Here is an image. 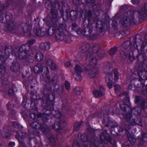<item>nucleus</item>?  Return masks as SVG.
Returning a JSON list of instances; mask_svg holds the SVG:
<instances>
[{
    "instance_id": "obj_1",
    "label": "nucleus",
    "mask_w": 147,
    "mask_h": 147,
    "mask_svg": "<svg viewBox=\"0 0 147 147\" xmlns=\"http://www.w3.org/2000/svg\"><path fill=\"white\" fill-rule=\"evenodd\" d=\"M86 58L90 60V69L88 70V76L90 78H93L96 76L98 73V69L94 66L97 63L96 59L95 58H92V54L88 53L86 56Z\"/></svg>"
},
{
    "instance_id": "obj_2",
    "label": "nucleus",
    "mask_w": 147,
    "mask_h": 147,
    "mask_svg": "<svg viewBox=\"0 0 147 147\" xmlns=\"http://www.w3.org/2000/svg\"><path fill=\"white\" fill-rule=\"evenodd\" d=\"M35 42L34 40H29L27 41V44L26 45H23L21 47H16V49L18 50L19 58L20 59L25 58L26 55V51L30 49L29 46L34 44Z\"/></svg>"
},
{
    "instance_id": "obj_3",
    "label": "nucleus",
    "mask_w": 147,
    "mask_h": 147,
    "mask_svg": "<svg viewBox=\"0 0 147 147\" xmlns=\"http://www.w3.org/2000/svg\"><path fill=\"white\" fill-rule=\"evenodd\" d=\"M125 16L123 18L121 23L124 27L127 26L129 24L130 21L133 20L134 14L130 11L125 13Z\"/></svg>"
},
{
    "instance_id": "obj_4",
    "label": "nucleus",
    "mask_w": 147,
    "mask_h": 147,
    "mask_svg": "<svg viewBox=\"0 0 147 147\" xmlns=\"http://www.w3.org/2000/svg\"><path fill=\"white\" fill-rule=\"evenodd\" d=\"M65 24H59L56 27L54 25L52 27V30L54 34H57L61 35L62 33L65 30ZM52 28V27H51Z\"/></svg>"
},
{
    "instance_id": "obj_5",
    "label": "nucleus",
    "mask_w": 147,
    "mask_h": 147,
    "mask_svg": "<svg viewBox=\"0 0 147 147\" xmlns=\"http://www.w3.org/2000/svg\"><path fill=\"white\" fill-rule=\"evenodd\" d=\"M74 69L75 72L73 74L75 78L77 80H81L82 77L80 74L82 71V68L80 65L78 64L76 65Z\"/></svg>"
},
{
    "instance_id": "obj_6",
    "label": "nucleus",
    "mask_w": 147,
    "mask_h": 147,
    "mask_svg": "<svg viewBox=\"0 0 147 147\" xmlns=\"http://www.w3.org/2000/svg\"><path fill=\"white\" fill-rule=\"evenodd\" d=\"M138 13L139 16H147V3L142 5L141 8L138 12H134V14Z\"/></svg>"
},
{
    "instance_id": "obj_7",
    "label": "nucleus",
    "mask_w": 147,
    "mask_h": 147,
    "mask_svg": "<svg viewBox=\"0 0 147 147\" xmlns=\"http://www.w3.org/2000/svg\"><path fill=\"white\" fill-rule=\"evenodd\" d=\"M40 67L41 65L40 64L35 66L34 68V72L35 73H38L40 72H42L46 75L48 74L49 72V70L47 67H44L41 69L40 68Z\"/></svg>"
},
{
    "instance_id": "obj_8",
    "label": "nucleus",
    "mask_w": 147,
    "mask_h": 147,
    "mask_svg": "<svg viewBox=\"0 0 147 147\" xmlns=\"http://www.w3.org/2000/svg\"><path fill=\"white\" fill-rule=\"evenodd\" d=\"M113 76L111 74H106L105 78V82L107 84L109 88H112Z\"/></svg>"
},
{
    "instance_id": "obj_9",
    "label": "nucleus",
    "mask_w": 147,
    "mask_h": 147,
    "mask_svg": "<svg viewBox=\"0 0 147 147\" xmlns=\"http://www.w3.org/2000/svg\"><path fill=\"white\" fill-rule=\"evenodd\" d=\"M6 58V57L3 55H2L0 56V72L3 71H5V69L4 68V66L2 65L5 63Z\"/></svg>"
},
{
    "instance_id": "obj_10",
    "label": "nucleus",
    "mask_w": 147,
    "mask_h": 147,
    "mask_svg": "<svg viewBox=\"0 0 147 147\" xmlns=\"http://www.w3.org/2000/svg\"><path fill=\"white\" fill-rule=\"evenodd\" d=\"M126 118L128 123L131 125H135L136 123L134 119L131 118V114L126 115Z\"/></svg>"
},
{
    "instance_id": "obj_11",
    "label": "nucleus",
    "mask_w": 147,
    "mask_h": 147,
    "mask_svg": "<svg viewBox=\"0 0 147 147\" xmlns=\"http://www.w3.org/2000/svg\"><path fill=\"white\" fill-rule=\"evenodd\" d=\"M35 57L37 61H40L43 59V56L42 53L41 52H39L36 55Z\"/></svg>"
},
{
    "instance_id": "obj_12",
    "label": "nucleus",
    "mask_w": 147,
    "mask_h": 147,
    "mask_svg": "<svg viewBox=\"0 0 147 147\" xmlns=\"http://www.w3.org/2000/svg\"><path fill=\"white\" fill-rule=\"evenodd\" d=\"M72 29L74 31H76L78 34H80L82 33L81 30L76 24H73L72 25Z\"/></svg>"
},
{
    "instance_id": "obj_13",
    "label": "nucleus",
    "mask_w": 147,
    "mask_h": 147,
    "mask_svg": "<svg viewBox=\"0 0 147 147\" xmlns=\"http://www.w3.org/2000/svg\"><path fill=\"white\" fill-rule=\"evenodd\" d=\"M47 64L49 65L50 67L52 69H55L56 68V66L55 64L53 62V61L51 59H50L47 63Z\"/></svg>"
},
{
    "instance_id": "obj_14",
    "label": "nucleus",
    "mask_w": 147,
    "mask_h": 147,
    "mask_svg": "<svg viewBox=\"0 0 147 147\" xmlns=\"http://www.w3.org/2000/svg\"><path fill=\"white\" fill-rule=\"evenodd\" d=\"M40 47L45 50H48L50 48L49 45L47 43H42L40 45Z\"/></svg>"
},
{
    "instance_id": "obj_15",
    "label": "nucleus",
    "mask_w": 147,
    "mask_h": 147,
    "mask_svg": "<svg viewBox=\"0 0 147 147\" xmlns=\"http://www.w3.org/2000/svg\"><path fill=\"white\" fill-rule=\"evenodd\" d=\"M13 65V71L15 72H16L18 71L20 68V65L19 63L18 62H16L15 64Z\"/></svg>"
},
{
    "instance_id": "obj_16",
    "label": "nucleus",
    "mask_w": 147,
    "mask_h": 147,
    "mask_svg": "<svg viewBox=\"0 0 147 147\" xmlns=\"http://www.w3.org/2000/svg\"><path fill=\"white\" fill-rule=\"evenodd\" d=\"M61 125L58 122L55 123L53 126V127L55 130H59L60 129V126Z\"/></svg>"
},
{
    "instance_id": "obj_17",
    "label": "nucleus",
    "mask_w": 147,
    "mask_h": 147,
    "mask_svg": "<svg viewBox=\"0 0 147 147\" xmlns=\"http://www.w3.org/2000/svg\"><path fill=\"white\" fill-rule=\"evenodd\" d=\"M81 89L79 87H76L74 89V92L76 95H79L81 93Z\"/></svg>"
},
{
    "instance_id": "obj_18",
    "label": "nucleus",
    "mask_w": 147,
    "mask_h": 147,
    "mask_svg": "<svg viewBox=\"0 0 147 147\" xmlns=\"http://www.w3.org/2000/svg\"><path fill=\"white\" fill-rule=\"evenodd\" d=\"M94 95L97 97H100L103 94L102 93L97 90H95L94 92Z\"/></svg>"
},
{
    "instance_id": "obj_19",
    "label": "nucleus",
    "mask_w": 147,
    "mask_h": 147,
    "mask_svg": "<svg viewBox=\"0 0 147 147\" xmlns=\"http://www.w3.org/2000/svg\"><path fill=\"white\" fill-rule=\"evenodd\" d=\"M82 123L79 122L76 123L74 124V130L76 131L78 130L79 128Z\"/></svg>"
},
{
    "instance_id": "obj_20",
    "label": "nucleus",
    "mask_w": 147,
    "mask_h": 147,
    "mask_svg": "<svg viewBox=\"0 0 147 147\" xmlns=\"http://www.w3.org/2000/svg\"><path fill=\"white\" fill-rule=\"evenodd\" d=\"M35 31V34L38 36H42L44 35V34L42 32L41 30L40 29L36 30Z\"/></svg>"
},
{
    "instance_id": "obj_21",
    "label": "nucleus",
    "mask_w": 147,
    "mask_h": 147,
    "mask_svg": "<svg viewBox=\"0 0 147 147\" xmlns=\"http://www.w3.org/2000/svg\"><path fill=\"white\" fill-rule=\"evenodd\" d=\"M117 51L116 47H115L111 49L109 51V54L113 55L115 54Z\"/></svg>"
},
{
    "instance_id": "obj_22",
    "label": "nucleus",
    "mask_w": 147,
    "mask_h": 147,
    "mask_svg": "<svg viewBox=\"0 0 147 147\" xmlns=\"http://www.w3.org/2000/svg\"><path fill=\"white\" fill-rule=\"evenodd\" d=\"M138 59L139 61L141 62L142 61L143 63H144V57L143 55L140 54L138 55Z\"/></svg>"
},
{
    "instance_id": "obj_23",
    "label": "nucleus",
    "mask_w": 147,
    "mask_h": 147,
    "mask_svg": "<svg viewBox=\"0 0 147 147\" xmlns=\"http://www.w3.org/2000/svg\"><path fill=\"white\" fill-rule=\"evenodd\" d=\"M55 112L56 113L54 115L57 118H59L61 117V113L59 111H54L52 112V114H54Z\"/></svg>"
},
{
    "instance_id": "obj_24",
    "label": "nucleus",
    "mask_w": 147,
    "mask_h": 147,
    "mask_svg": "<svg viewBox=\"0 0 147 147\" xmlns=\"http://www.w3.org/2000/svg\"><path fill=\"white\" fill-rule=\"evenodd\" d=\"M128 140L129 141L130 143L132 144H134L136 141L135 138L132 136L128 137Z\"/></svg>"
},
{
    "instance_id": "obj_25",
    "label": "nucleus",
    "mask_w": 147,
    "mask_h": 147,
    "mask_svg": "<svg viewBox=\"0 0 147 147\" xmlns=\"http://www.w3.org/2000/svg\"><path fill=\"white\" fill-rule=\"evenodd\" d=\"M114 80H117L119 78V74L118 71L117 70L114 72Z\"/></svg>"
},
{
    "instance_id": "obj_26",
    "label": "nucleus",
    "mask_w": 147,
    "mask_h": 147,
    "mask_svg": "<svg viewBox=\"0 0 147 147\" xmlns=\"http://www.w3.org/2000/svg\"><path fill=\"white\" fill-rule=\"evenodd\" d=\"M126 51V50L125 49L124 50V51H121L120 52V55L123 58L126 57L127 56V54L125 53V52Z\"/></svg>"
},
{
    "instance_id": "obj_27",
    "label": "nucleus",
    "mask_w": 147,
    "mask_h": 147,
    "mask_svg": "<svg viewBox=\"0 0 147 147\" xmlns=\"http://www.w3.org/2000/svg\"><path fill=\"white\" fill-rule=\"evenodd\" d=\"M128 57L129 59L131 61H132L134 59V57L132 52L129 53V55H128Z\"/></svg>"
},
{
    "instance_id": "obj_28",
    "label": "nucleus",
    "mask_w": 147,
    "mask_h": 147,
    "mask_svg": "<svg viewBox=\"0 0 147 147\" xmlns=\"http://www.w3.org/2000/svg\"><path fill=\"white\" fill-rule=\"evenodd\" d=\"M65 87L67 90H69L70 88V85L67 81H65Z\"/></svg>"
},
{
    "instance_id": "obj_29",
    "label": "nucleus",
    "mask_w": 147,
    "mask_h": 147,
    "mask_svg": "<svg viewBox=\"0 0 147 147\" xmlns=\"http://www.w3.org/2000/svg\"><path fill=\"white\" fill-rule=\"evenodd\" d=\"M114 87L115 92L117 93V91L120 89V86L119 85L116 84L114 86Z\"/></svg>"
},
{
    "instance_id": "obj_30",
    "label": "nucleus",
    "mask_w": 147,
    "mask_h": 147,
    "mask_svg": "<svg viewBox=\"0 0 147 147\" xmlns=\"http://www.w3.org/2000/svg\"><path fill=\"white\" fill-rule=\"evenodd\" d=\"M45 6L46 7L49 9V7L51 6V3L49 1H47L45 3Z\"/></svg>"
},
{
    "instance_id": "obj_31",
    "label": "nucleus",
    "mask_w": 147,
    "mask_h": 147,
    "mask_svg": "<svg viewBox=\"0 0 147 147\" xmlns=\"http://www.w3.org/2000/svg\"><path fill=\"white\" fill-rule=\"evenodd\" d=\"M37 123L36 122H34L31 124L32 127L34 128H37Z\"/></svg>"
},
{
    "instance_id": "obj_32",
    "label": "nucleus",
    "mask_w": 147,
    "mask_h": 147,
    "mask_svg": "<svg viewBox=\"0 0 147 147\" xmlns=\"http://www.w3.org/2000/svg\"><path fill=\"white\" fill-rule=\"evenodd\" d=\"M140 2V0H131L132 3L134 4H137Z\"/></svg>"
},
{
    "instance_id": "obj_33",
    "label": "nucleus",
    "mask_w": 147,
    "mask_h": 147,
    "mask_svg": "<svg viewBox=\"0 0 147 147\" xmlns=\"http://www.w3.org/2000/svg\"><path fill=\"white\" fill-rule=\"evenodd\" d=\"M86 47H88V48L89 47V45L87 44V45H85V46L83 47L82 49L84 51H85L88 49V48H87V47H86Z\"/></svg>"
},
{
    "instance_id": "obj_34",
    "label": "nucleus",
    "mask_w": 147,
    "mask_h": 147,
    "mask_svg": "<svg viewBox=\"0 0 147 147\" xmlns=\"http://www.w3.org/2000/svg\"><path fill=\"white\" fill-rule=\"evenodd\" d=\"M99 90L100 92H101L102 93V94H103V92L104 90V89L103 88V87L102 86H101L99 87Z\"/></svg>"
},
{
    "instance_id": "obj_35",
    "label": "nucleus",
    "mask_w": 147,
    "mask_h": 147,
    "mask_svg": "<svg viewBox=\"0 0 147 147\" xmlns=\"http://www.w3.org/2000/svg\"><path fill=\"white\" fill-rule=\"evenodd\" d=\"M49 141L51 143L52 145H53L55 142V140L53 138H51L49 139Z\"/></svg>"
},
{
    "instance_id": "obj_36",
    "label": "nucleus",
    "mask_w": 147,
    "mask_h": 147,
    "mask_svg": "<svg viewBox=\"0 0 147 147\" xmlns=\"http://www.w3.org/2000/svg\"><path fill=\"white\" fill-rule=\"evenodd\" d=\"M43 120L44 121H46L48 120V116L45 115L44 116H43Z\"/></svg>"
},
{
    "instance_id": "obj_37",
    "label": "nucleus",
    "mask_w": 147,
    "mask_h": 147,
    "mask_svg": "<svg viewBox=\"0 0 147 147\" xmlns=\"http://www.w3.org/2000/svg\"><path fill=\"white\" fill-rule=\"evenodd\" d=\"M48 110H52L53 109V105H51V106H49L48 107Z\"/></svg>"
},
{
    "instance_id": "obj_38",
    "label": "nucleus",
    "mask_w": 147,
    "mask_h": 147,
    "mask_svg": "<svg viewBox=\"0 0 147 147\" xmlns=\"http://www.w3.org/2000/svg\"><path fill=\"white\" fill-rule=\"evenodd\" d=\"M71 65V63L69 62H66L65 64V66L66 67H68Z\"/></svg>"
},
{
    "instance_id": "obj_39",
    "label": "nucleus",
    "mask_w": 147,
    "mask_h": 147,
    "mask_svg": "<svg viewBox=\"0 0 147 147\" xmlns=\"http://www.w3.org/2000/svg\"><path fill=\"white\" fill-rule=\"evenodd\" d=\"M143 139L147 141V134H145L143 137Z\"/></svg>"
},
{
    "instance_id": "obj_40",
    "label": "nucleus",
    "mask_w": 147,
    "mask_h": 147,
    "mask_svg": "<svg viewBox=\"0 0 147 147\" xmlns=\"http://www.w3.org/2000/svg\"><path fill=\"white\" fill-rule=\"evenodd\" d=\"M22 25L24 26H25V27H24L23 28H22L23 30H24V29H26V28H27L28 27V26L27 24H22Z\"/></svg>"
},
{
    "instance_id": "obj_41",
    "label": "nucleus",
    "mask_w": 147,
    "mask_h": 147,
    "mask_svg": "<svg viewBox=\"0 0 147 147\" xmlns=\"http://www.w3.org/2000/svg\"><path fill=\"white\" fill-rule=\"evenodd\" d=\"M88 16L90 17L91 15V12L90 11H89L87 12Z\"/></svg>"
},
{
    "instance_id": "obj_42",
    "label": "nucleus",
    "mask_w": 147,
    "mask_h": 147,
    "mask_svg": "<svg viewBox=\"0 0 147 147\" xmlns=\"http://www.w3.org/2000/svg\"><path fill=\"white\" fill-rule=\"evenodd\" d=\"M30 116L31 118H32L33 119H35V115L34 114H32L30 115Z\"/></svg>"
},
{
    "instance_id": "obj_43",
    "label": "nucleus",
    "mask_w": 147,
    "mask_h": 147,
    "mask_svg": "<svg viewBox=\"0 0 147 147\" xmlns=\"http://www.w3.org/2000/svg\"><path fill=\"white\" fill-rule=\"evenodd\" d=\"M10 146H13L14 145L15 143L14 142H10Z\"/></svg>"
},
{
    "instance_id": "obj_44",
    "label": "nucleus",
    "mask_w": 147,
    "mask_h": 147,
    "mask_svg": "<svg viewBox=\"0 0 147 147\" xmlns=\"http://www.w3.org/2000/svg\"><path fill=\"white\" fill-rule=\"evenodd\" d=\"M120 107L123 110V111H125L126 110L125 108V107H123V108L121 106H120Z\"/></svg>"
},
{
    "instance_id": "obj_45",
    "label": "nucleus",
    "mask_w": 147,
    "mask_h": 147,
    "mask_svg": "<svg viewBox=\"0 0 147 147\" xmlns=\"http://www.w3.org/2000/svg\"><path fill=\"white\" fill-rule=\"evenodd\" d=\"M16 124H17V122H14L13 123V125L14 127H16Z\"/></svg>"
},
{
    "instance_id": "obj_46",
    "label": "nucleus",
    "mask_w": 147,
    "mask_h": 147,
    "mask_svg": "<svg viewBox=\"0 0 147 147\" xmlns=\"http://www.w3.org/2000/svg\"><path fill=\"white\" fill-rule=\"evenodd\" d=\"M125 5H123V6H122L121 7V9H125Z\"/></svg>"
},
{
    "instance_id": "obj_47",
    "label": "nucleus",
    "mask_w": 147,
    "mask_h": 147,
    "mask_svg": "<svg viewBox=\"0 0 147 147\" xmlns=\"http://www.w3.org/2000/svg\"><path fill=\"white\" fill-rule=\"evenodd\" d=\"M45 129H44V128H41V130L44 132H45Z\"/></svg>"
},
{
    "instance_id": "obj_48",
    "label": "nucleus",
    "mask_w": 147,
    "mask_h": 147,
    "mask_svg": "<svg viewBox=\"0 0 147 147\" xmlns=\"http://www.w3.org/2000/svg\"><path fill=\"white\" fill-rule=\"evenodd\" d=\"M15 86H14V87H13V90H11V92H12V94H13V92H14V88H15Z\"/></svg>"
},
{
    "instance_id": "obj_49",
    "label": "nucleus",
    "mask_w": 147,
    "mask_h": 147,
    "mask_svg": "<svg viewBox=\"0 0 147 147\" xmlns=\"http://www.w3.org/2000/svg\"><path fill=\"white\" fill-rule=\"evenodd\" d=\"M128 88H129V89H131V88H132V86H131L130 85H129L128 86Z\"/></svg>"
},
{
    "instance_id": "obj_50",
    "label": "nucleus",
    "mask_w": 147,
    "mask_h": 147,
    "mask_svg": "<svg viewBox=\"0 0 147 147\" xmlns=\"http://www.w3.org/2000/svg\"><path fill=\"white\" fill-rule=\"evenodd\" d=\"M42 116L41 114H40L38 115V117H42Z\"/></svg>"
},
{
    "instance_id": "obj_51",
    "label": "nucleus",
    "mask_w": 147,
    "mask_h": 147,
    "mask_svg": "<svg viewBox=\"0 0 147 147\" xmlns=\"http://www.w3.org/2000/svg\"><path fill=\"white\" fill-rule=\"evenodd\" d=\"M127 127L129 129H130L131 127L130 126V125H129Z\"/></svg>"
},
{
    "instance_id": "obj_52",
    "label": "nucleus",
    "mask_w": 147,
    "mask_h": 147,
    "mask_svg": "<svg viewBox=\"0 0 147 147\" xmlns=\"http://www.w3.org/2000/svg\"><path fill=\"white\" fill-rule=\"evenodd\" d=\"M125 147H129V146L128 145H126Z\"/></svg>"
},
{
    "instance_id": "obj_53",
    "label": "nucleus",
    "mask_w": 147,
    "mask_h": 147,
    "mask_svg": "<svg viewBox=\"0 0 147 147\" xmlns=\"http://www.w3.org/2000/svg\"><path fill=\"white\" fill-rule=\"evenodd\" d=\"M139 124L140 126L142 125V124H141V123H140V124Z\"/></svg>"
},
{
    "instance_id": "obj_54",
    "label": "nucleus",
    "mask_w": 147,
    "mask_h": 147,
    "mask_svg": "<svg viewBox=\"0 0 147 147\" xmlns=\"http://www.w3.org/2000/svg\"><path fill=\"white\" fill-rule=\"evenodd\" d=\"M126 42L125 43H124L123 44V45H126Z\"/></svg>"
},
{
    "instance_id": "obj_55",
    "label": "nucleus",
    "mask_w": 147,
    "mask_h": 147,
    "mask_svg": "<svg viewBox=\"0 0 147 147\" xmlns=\"http://www.w3.org/2000/svg\"><path fill=\"white\" fill-rule=\"evenodd\" d=\"M143 73V74H144V73H146V72H142Z\"/></svg>"
},
{
    "instance_id": "obj_56",
    "label": "nucleus",
    "mask_w": 147,
    "mask_h": 147,
    "mask_svg": "<svg viewBox=\"0 0 147 147\" xmlns=\"http://www.w3.org/2000/svg\"><path fill=\"white\" fill-rule=\"evenodd\" d=\"M9 30V28H7V30Z\"/></svg>"
},
{
    "instance_id": "obj_57",
    "label": "nucleus",
    "mask_w": 147,
    "mask_h": 147,
    "mask_svg": "<svg viewBox=\"0 0 147 147\" xmlns=\"http://www.w3.org/2000/svg\"><path fill=\"white\" fill-rule=\"evenodd\" d=\"M79 69V67H78V69Z\"/></svg>"
},
{
    "instance_id": "obj_58",
    "label": "nucleus",
    "mask_w": 147,
    "mask_h": 147,
    "mask_svg": "<svg viewBox=\"0 0 147 147\" xmlns=\"http://www.w3.org/2000/svg\"><path fill=\"white\" fill-rule=\"evenodd\" d=\"M117 23H115V25H117Z\"/></svg>"
},
{
    "instance_id": "obj_59",
    "label": "nucleus",
    "mask_w": 147,
    "mask_h": 147,
    "mask_svg": "<svg viewBox=\"0 0 147 147\" xmlns=\"http://www.w3.org/2000/svg\"><path fill=\"white\" fill-rule=\"evenodd\" d=\"M86 16H88V14H87V15H86Z\"/></svg>"
},
{
    "instance_id": "obj_60",
    "label": "nucleus",
    "mask_w": 147,
    "mask_h": 147,
    "mask_svg": "<svg viewBox=\"0 0 147 147\" xmlns=\"http://www.w3.org/2000/svg\"><path fill=\"white\" fill-rule=\"evenodd\" d=\"M88 147L87 146H86V147Z\"/></svg>"
}]
</instances>
